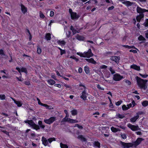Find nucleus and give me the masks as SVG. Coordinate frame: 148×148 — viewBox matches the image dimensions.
Masks as SVG:
<instances>
[{"label":"nucleus","instance_id":"obj_55","mask_svg":"<svg viewBox=\"0 0 148 148\" xmlns=\"http://www.w3.org/2000/svg\"><path fill=\"white\" fill-rule=\"evenodd\" d=\"M140 75L143 78H146L148 76L147 75H143L141 74H140Z\"/></svg>","mask_w":148,"mask_h":148},{"label":"nucleus","instance_id":"obj_48","mask_svg":"<svg viewBox=\"0 0 148 148\" xmlns=\"http://www.w3.org/2000/svg\"><path fill=\"white\" fill-rule=\"evenodd\" d=\"M122 101H119L116 103V106H119L122 103Z\"/></svg>","mask_w":148,"mask_h":148},{"label":"nucleus","instance_id":"obj_43","mask_svg":"<svg viewBox=\"0 0 148 148\" xmlns=\"http://www.w3.org/2000/svg\"><path fill=\"white\" fill-rule=\"evenodd\" d=\"M42 50L38 46L37 48V53L38 54H40Z\"/></svg>","mask_w":148,"mask_h":148},{"label":"nucleus","instance_id":"obj_21","mask_svg":"<svg viewBox=\"0 0 148 148\" xmlns=\"http://www.w3.org/2000/svg\"><path fill=\"white\" fill-rule=\"evenodd\" d=\"M144 14H140L136 17V19L137 21H140L141 19L143 17Z\"/></svg>","mask_w":148,"mask_h":148},{"label":"nucleus","instance_id":"obj_54","mask_svg":"<svg viewBox=\"0 0 148 148\" xmlns=\"http://www.w3.org/2000/svg\"><path fill=\"white\" fill-rule=\"evenodd\" d=\"M144 25L145 27L148 26V19H146L145 22L144 23Z\"/></svg>","mask_w":148,"mask_h":148},{"label":"nucleus","instance_id":"obj_14","mask_svg":"<svg viewBox=\"0 0 148 148\" xmlns=\"http://www.w3.org/2000/svg\"><path fill=\"white\" fill-rule=\"evenodd\" d=\"M71 18L73 20L77 19L79 17V16L76 13L74 12L72 13L71 14Z\"/></svg>","mask_w":148,"mask_h":148},{"label":"nucleus","instance_id":"obj_18","mask_svg":"<svg viewBox=\"0 0 148 148\" xmlns=\"http://www.w3.org/2000/svg\"><path fill=\"white\" fill-rule=\"evenodd\" d=\"M93 146L99 148L100 147V144L97 141H95L93 143Z\"/></svg>","mask_w":148,"mask_h":148},{"label":"nucleus","instance_id":"obj_12","mask_svg":"<svg viewBox=\"0 0 148 148\" xmlns=\"http://www.w3.org/2000/svg\"><path fill=\"white\" fill-rule=\"evenodd\" d=\"M87 94L86 93V91L84 90L81 93L80 97L83 100H85L86 99Z\"/></svg>","mask_w":148,"mask_h":148},{"label":"nucleus","instance_id":"obj_16","mask_svg":"<svg viewBox=\"0 0 148 148\" xmlns=\"http://www.w3.org/2000/svg\"><path fill=\"white\" fill-rule=\"evenodd\" d=\"M12 99L14 101V103L16 104L18 107H20L22 104V103L21 101H16L13 98H12Z\"/></svg>","mask_w":148,"mask_h":148},{"label":"nucleus","instance_id":"obj_59","mask_svg":"<svg viewBox=\"0 0 148 148\" xmlns=\"http://www.w3.org/2000/svg\"><path fill=\"white\" fill-rule=\"evenodd\" d=\"M145 35L146 38H148V29L145 32Z\"/></svg>","mask_w":148,"mask_h":148},{"label":"nucleus","instance_id":"obj_42","mask_svg":"<svg viewBox=\"0 0 148 148\" xmlns=\"http://www.w3.org/2000/svg\"><path fill=\"white\" fill-rule=\"evenodd\" d=\"M84 71L86 74H88L89 73V68L87 66L84 67Z\"/></svg>","mask_w":148,"mask_h":148},{"label":"nucleus","instance_id":"obj_64","mask_svg":"<svg viewBox=\"0 0 148 148\" xmlns=\"http://www.w3.org/2000/svg\"><path fill=\"white\" fill-rule=\"evenodd\" d=\"M127 106L128 109H129L130 108L132 107V104L131 103H130L129 104L127 105Z\"/></svg>","mask_w":148,"mask_h":148},{"label":"nucleus","instance_id":"obj_28","mask_svg":"<svg viewBox=\"0 0 148 148\" xmlns=\"http://www.w3.org/2000/svg\"><path fill=\"white\" fill-rule=\"evenodd\" d=\"M48 84L51 85H53L55 83V81L53 79H49L47 80Z\"/></svg>","mask_w":148,"mask_h":148},{"label":"nucleus","instance_id":"obj_15","mask_svg":"<svg viewBox=\"0 0 148 148\" xmlns=\"http://www.w3.org/2000/svg\"><path fill=\"white\" fill-rule=\"evenodd\" d=\"M139 117V116L136 115L131 118L130 119V121L132 123H134L135 122Z\"/></svg>","mask_w":148,"mask_h":148},{"label":"nucleus","instance_id":"obj_26","mask_svg":"<svg viewBox=\"0 0 148 148\" xmlns=\"http://www.w3.org/2000/svg\"><path fill=\"white\" fill-rule=\"evenodd\" d=\"M77 138L82 141L85 142L86 141V139L82 135H79Z\"/></svg>","mask_w":148,"mask_h":148},{"label":"nucleus","instance_id":"obj_41","mask_svg":"<svg viewBox=\"0 0 148 148\" xmlns=\"http://www.w3.org/2000/svg\"><path fill=\"white\" fill-rule=\"evenodd\" d=\"M39 16L42 19L44 18L45 16L43 13L41 11L39 12Z\"/></svg>","mask_w":148,"mask_h":148},{"label":"nucleus","instance_id":"obj_37","mask_svg":"<svg viewBox=\"0 0 148 148\" xmlns=\"http://www.w3.org/2000/svg\"><path fill=\"white\" fill-rule=\"evenodd\" d=\"M123 82H125L126 84L127 85L129 86L131 84V82L128 80L124 79L123 80Z\"/></svg>","mask_w":148,"mask_h":148},{"label":"nucleus","instance_id":"obj_3","mask_svg":"<svg viewBox=\"0 0 148 148\" xmlns=\"http://www.w3.org/2000/svg\"><path fill=\"white\" fill-rule=\"evenodd\" d=\"M24 122L26 123H28L32 128L36 130L40 129L39 126L36 124L32 120L25 121Z\"/></svg>","mask_w":148,"mask_h":148},{"label":"nucleus","instance_id":"obj_63","mask_svg":"<svg viewBox=\"0 0 148 148\" xmlns=\"http://www.w3.org/2000/svg\"><path fill=\"white\" fill-rule=\"evenodd\" d=\"M51 77L55 80L56 79L55 74H52L51 75Z\"/></svg>","mask_w":148,"mask_h":148},{"label":"nucleus","instance_id":"obj_11","mask_svg":"<svg viewBox=\"0 0 148 148\" xmlns=\"http://www.w3.org/2000/svg\"><path fill=\"white\" fill-rule=\"evenodd\" d=\"M121 1L122 3L125 4L127 6H130L132 4V3L129 1H125V0H118Z\"/></svg>","mask_w":148,"mask_h":148},{"label":"nucleus","instance_id":"obj_39","mask_svg":"<svg viewBox=\"0 0 148 148\" xmlns=\"http://www.w3.org/2000/svg\"><path fill=\"white\" fill-rule=\"evenodd\" d=\"M6 98L4 94L0 95V99L1 100H4Z\"/></svg>","mask_w":148,"mask_h":148},{"label":"nucleus","instance_id":"obj_46","mask_svg":"<svg viewBox=\"0 0 148 148\" xmlns=\"http://www.w3.org/2000/svg\"><path fill=\"white\" fill-rule=\"evenodd\" d=\"M37 100L38 101V104L43 106V105L44 104H43V103H41V102L40 101V100L39 99H38V98H37Z\"/></svg>","mask_w":148,"mask_h":148},{"label":"nucleus","instance_id":"obj_36","mask_svg":"<svg viewBox=\"0 0 148 148\" xmlns=\"http://www.w3.org/2000/svg\"><path fill=\"white\" fill-rule=\"evenodd\" d=\"M70 29L72 31L73 34L78 33V32L74 29L72 26H71Z\"/></svg>","mask_w":148,"mask_h":148},{"label":"nucleus","instance_id":"obj_32","mask_svg":"<svg viewBox=\"0 0 148 148\" xmlns=\"http://www.w3.org/2000/svg\"><path fill=\"white\" fill-rule=\"evenodd\" d=\"M69 116V115H66L65 118L62 119L61 122L68 121L69 119L68 118Z\"/></svg>","mask_w":148,"mask_h":148},{"label":"nucleus","instance_id":"obj_60","mask_svg":"<svg viewBox=\"0 0 148 148\" xmlns=\"http://www.w3.org/2000/svg\"><path fill=\"white\" fill-rule=\"evenodd\" d=\"M116 126L117 127H119L123 130H125L126 128V127L124 126H122L121 125V126L116 125Z\"/></svg>","mask_w":148,"mask_h":148},{"label":"nucleus","instance_id":"obj_30","mask_svg":"<svg viewBox=\"0 0 148 148\" xmlns=\"http://www.w3.org/2000/svg\"><path fill=\"white\" fill-rule=\"evenodd\" d=\"M76 38L79 40L82 41L84 40V38L83 36H80L79 35H77L76 37Z\"/></svg>","mask_w":148,"mask_h":148},{"label":"nucleus","instance_id":"obj_25","mask_svg":"<svg viewBox=\"0 0 148 148\" xmlns=\"http://www.w3.org/2000/svg\"><path fill=\"white\" fill-rule=\"evenodd\" d=\"M58 44L61 46H64L66 44V42L64 40H59L57 41Z\"/></svg>","mask_w":148,"mask_h":148},{"label":"nucleus","instance_id":"obj_29","mask_svg":"<svg viewBox=\"0 0 148 148\" xmlns=\"http://www.w3.org/2000/svg\"><path fill=\"white\" fill-rule=\"evenodd\" d=\"M138 39L139 41H142L144 42L146 40L145 38L142 35H140L138 38Z\"/></svg>","mask_w":148,"mask_h":148},{"label":"nucleus","instance_id":"obj_62","mask_svg":"<svg viewBox=\"0 0 148 148\" xmlns=\"http://www.w3.org/2000/svg\"><path fill=\"white\" fill-rule=\"evenodd\" d=\"M54 86H55L59 88H60L61 87V85L59 84H54Z\"/></svg>","mask_w":148,"mask_h":148},{"label":"nucleus","instance_id":"obj_22","mask_svg":"<svg viewBox=\"0 0 148 148\" xmlns=\"http://www.w3.org/2000/svg\"><path fill=\"white\" fill-rule=\"evenodd\" d=\"M21 10L23 13H25L27 12V8L25 7L23 4L21 5Z\"/></svg>","mask_w":148,"mask_h":148},{"label":"nucleus","instance_id":"obj_58","mask_svg":"<svg viewBox=\"0 0 148 148\" xmlns=\"http://www.w3.org/2000/svg\"><path fill=\"white\" fill-rule=\"evenodd\" d=\"M1 131L5 134H6L7 135H8V136H9V133L8 132L5 131V130H1Z\"/></svg>","mask_w":148,"mask_h":148},{"label":"nucleus","instance_id":"obj_40","mask_svg":"<svg viewBox=\"0 0 148 148\" xmlns=\"http://www.w3.org/2000/svg\"><path fill=\"white\" fill-rule=\"evenodd\" d=\"M43 106L46 107L47 109H53V108H52V106H49L46 104H44Z\"/></svg>","mask_w":148,"mask_h":148},{"label":"nucleus","instance_id":"obj_19","mask_svg":"<svg viewBox=\"0 0 148 148\" xmlns=\"http://www.w3.org/2000/svg\"><path fill=\"white\" fill-rule=\"evenodd\" d=\"M89 63H91L92 64H95L96 62L92 58H91L90 59H85Z\"/></svg>","mask_w":148,"mask_h":148},{"label":"nucleus","instance_id":"obj_50","mask_svg":"<svg viewBox=\"0 0 148 148\" xmlns=\"http://www.w3.org/2000/svg\"><path fill=\"white\" fill-rule=\"evenodd\" d=\"M121 138L123 139H125L127 138V136L125 134H121Z\"/></svg>","mask_w":148,"mask_h":148},{"label":"nucleus","instance_id":"obj_44","mask_svg":"<svg viewBox=\"0 0 148 148\" xmlns=\"http://www.w3.org/2000/svg\"><path fill=\"white\" fill-rule=\"evenodd\" d=\"M122 108L123 110H126L128 109L127 107L125 105H123L122 106Z\"/></svg>","mask_w":148,"mask_h":148},{"label":"nucleus","instance_id":"obj_23","mask_svg":"<svg viewBox=\"0 0 148 148\" xmlns=\"http://www.w3.org/2000/svg\"><path fill=\"white\" fill-rule=\"evenodd\" d=\"M125 117V116L124 114H120L119 113H117L116 115V118L117 119H123Z\"/></svg>","mask_w":148,"mask_h":148},{"label":"nucleus","instance_id":"obj_20","mask_svg":"<svg viewBox=\"0 0 148 148\" xmlns=\"http://www.w3.org/2000/svg\"><path fill=\"white\" fill-rule=\"evenodd\" d=\"M111 130L114 132H120L121 130L118 128H116L113 127H112L110 128Z\"/></svg>","mask_w":148,"mask_h":148},{"label":"nucleus","instance_id":"obj_47","mask_svg":"<svg viewBox=\"0 0 148 148\" xmlns=\"http://www.w3.org/2000/svg\"><path fill=\"white\" fill-rule=\"evenodd\" d=\"M71 32L70 31H68L66 32V37L69 38L70 37L71 35Z\"/></svg>","mask_w":148,"mask_h":148},{"label":"nucleus","instance_id":"obj_45","mask_svg":"<svg viewBox=\"0 0 148 148\" xmlns=\"http://www.w3.org/2000/svg\"><path fill=\"white\" fill-rule=\"evenodd\" d=\"M21 77L20 78L18 77H16V78L17 80L19 81L22 82L23 80V79L21 78V73L20 74Z\"/></svg>","mask_w":148,"mask_h":148},{"label":"nucleus","instance_id":"obj_2","mask_svg":"<svg viewBox=\"0 0 148 148\" xmlns=\"http://www.w3.org/2000/svg\"><path fill=\"white\" fill-rule=\"evenodd\" d=\"M77 54L81 57L88 58L92 57L93 55V54L92 53L91 50L90 49H89L87 51L84 52L83 53L77 52Z\"/></svg>","mask_w":148,"mask_h":148},{"label":"nucleus","instance_id":"obj_38","mask_svg":"<svg viewBox=\"0 0 148 148\" xmlns=\"http://www.w3.org/2000/svg\"><path fill=\"white\" fill-rule=\"evenodd\" d=\"M60 147L61 148H68V146L66 144H62V143H61L60 144Z\"/></svg>","mask_w":148,"mask_h":148},{"label":"nucleus","instance_id":"obj_33","mask_svg":"<svg viewBox=\"0 0 148 148\" xmlns=\"http://www.w3.org/2000/svg\"><path fill=\"white\" fill-rule=\"evenodd\" d=\"M38 124L39 125L40 128L43 129L45 127V126L42 124V122L41 121H39L38 122Z\"/></svg>","mask_w":148,"mask_h":148},{"label":"nucleus","instance_id":"obj_17","mask_svg":"<svg viewBox=\"0 0 148 148\" xmlns=\"http://www.w3.org/2000/svg\"><path fill=\"white\" fill-rule=\"evenodd\" d=\"M16 70L18 71L20 73V74L21 73V72H24L26 74L27 73L26 69L25 68H22L20 69L18 67H16Z\"/></svg>","mask_w":148,"mask_h":148},{"label":"nucleus","instance_id":"obj_34","mask_svg":"<svg viewBox=\"0 0 148 148\" xmlns=\"http://www.w3.org/2000/svg\"><path fill=\"white\" fill-rule=\"evenodd\" d=\"M142 106L144 107H146L148 105V101H145L142 103Z\"/></svg>","mask_w":148,"mask_h":148},{"label":"nucleus","instance_id":"obj_5","mask_svg":"<svg viewBox=\"0 0 148 148\" xmlns=\"http://www.w3.org/2000/svg\"><path fill=\"white\" fill-rule=\"evenodd\" d=\"M120 144L123 148H131L133 147L132 143H125L121 141Z\"/></svg>","mask_w":148,"mask_h":148},{"label":"nucleus","instance_id":"obj_9","mask_svg":"<svg viewBox=\"0 0 148 148\" xmlns=\"http://www.w3.org/2000/svg\"><path fill=\"white\" fill-rule=\"evenodd\" d=\"M123 78V77L118 74H115L113 76V79L116 81H119Z\"/></svg>","mask_w":148,"mask_h":148},{"label":"nucleus","instance_id":"obj_51","mask_svg":"<svg viewBox=\"0 0 148 148\" xmlns=\"http://www.w3.org/2000/svg\"><path fill=\"white\" fill-rule=\"evenodd\" d=\"M54 15V12L53 11L51 10L50 12V16L51 17H53Z\"/></svg>","mask_w":148,"mask_h":148},{"label":"nucleus","instance_id":"obj_52","mask_svg":"<svg viewBox=\"0 0 148 148\" xmlns=\"http://www.w3.org/2000/svg\"><path fill=\"white\" fill-rule=\"evenodd\" d=\"M109 70L110 71L111 73L113 74L115 73V71L112 68H109Z\"/></svg>","mask_w":148,"mask_h":148},{"label":"nucleus","instance_id":"obj_4","mask_svg":"<svg viewBox=\"0 0 148 148\" xmlns=\"http://www.w3.org/2000/svg\"><path fill=\"white\" fill-rule=\"evenodd\" d=\"M56 140L55 138H50L47 140L45 137L43 136L42 138V141L43 144L45 146L48 145L49 143H51L53 141Z\"/></svg>","mask_w":148,"mask_h":148},{"label":"nucleus","instance_id":"obj_35","mask_svg":"<svg viewBox=\"0 0 148 148\" xmlns=\"http://www.w3.org/2000/svg\"><path fill=\"white\" fill-rule=\"evenodd\" d=\"M72 114L73 116L76 115L77 113V111L76 110L74 109L71 111Z\"/></svg>","mask_w":148,"mask_h":148},{"label":"nucleus","instance_id":"obj_61","mask_svg":"<svg viewBox=\"0 0 148 148\" xmlns=\"http://www.w3.org/2000/svg\"><path fill=\"white\" fill-rule=\"evenodd\" d=\"M105 1L108 3H113V2L112 0H105Z\"/></svg>","mask_w":148,"mask_h":148},{"label":"nucleus","instance_id":"obj_49","mask_svg":"<svg viewBox=\"0 0 148 148\" xmlns=\"http://www.w3.org/2000/svg\"><path fill=\"white\" fill-rule=\"evenodd\" d=\"M77 127L79 129H82L83 128V127L82 126L79 125L78 124H76L74 126V127Z\"/></svg>","mask_w":148,"mask_h":148},{"label":"nucleus","instance_id":"obj_6","mask_svg":"<svg viewBox=\"0 0 148 148\" xmlns=\"http://www.w3.org/2000/svg\"><path fill=\"white\" fill-rule=\"evenodd\" d=\"M56 120V118L55 116H52L50 117L48 119H45L44 121L46 124L50 125Z\"/></svg>","mask_w":148,"mask_h":148},{"label":"nucleus","instance_id":"obj_24","mask_svg":"<svg viewBox=\"0 0 148 148\" xmlns=\"http://www.w3.org/2000/svg\"><path fill=\"white\" fill-rule=\"evenodd\" d=\"M130 68L137 71H139L140 69V67L137 65H131Z\"/></svg>","mask_w":148,"mask_h":148},{"label":"nucleus","instance_id":"obj_31","mask_svg":"<svg viewBox=\"0 0 148 148\" xmlns=\"http://www.w3.org/2000/svg\"><path fill=\"white\" fill-rule=\"evenodd\" d=\"M46 39L47 40H50L51 38V34L49 33L46 34L45 36Z\"/></svg>","mask_w":148,"mask_h":148},{"label":"nucleus","instance_id":"obj_53","mask_svg":"<svg viewBox=\"0 0 148 148\" xmlns=\"http://www.w3.org/2000/svg\"><path fill=\"white\" fill-rule=\"evenodd\" d=\"M0 55H3L5 56V57H6V56L4 53L3 50L2 49L0 50Z\"/></svg>","mask_w":148,"mask_h":148},{"label":"nucleus","instance_id":"obj_57","mask_svg":"<svg viewBox=\"0 0 148 148\" xmlns=\"http://www.w3.org/2000/svg\"><path fill=\"white\" fill-rule=\"evenodd\" d=\"M97 87L98 88H99L100 90H104V88H102V87H101L100 86V85L99 84L97 85Z\"/></svg>","mask_w":148,"mask_h":148},{"label":"nucleus","instance_id":"obj_27","mask_svg":"<svg viewBox=\"0 0 148 148\" xmlns=\"http://www.w3.org/2000/svg\"><path fill=\"white\" fill-rule=\"evenodd\" d=\"M70 123H78V121L76 120L70 118H69L68 121Z\"/></svg>","mask_w":148,"mask_h":148},{"label":"nucleus","instance_id":"obj_56","mask_svg":"<svg viewBox=\"0 0 148 148\" xmlns=\"http://www.w3.org/2000/svg\"><path fill=\"white\" fill-rule=\"evenodd\" d=\"M130 52H133L134 53H137V51L136 50L131 49L130 50Z\"/></svg>","mask_w":148,"mask_h":148},{"label":"nucleus","instance_id":"obj_8","mask_svg":"<svg viewBox=\"0 0 148 148\" xmlns=\"http://www.w3.org/2000/svg\"><path fill=\"white\" fill-rule=\"evenodd\" d=\"M143 140H144V139L142 138H138L135 141L133 142L132 143L133 147H136L138 145L141 143L142 141Z\"/></svg>","mask_w":148,"mask_h":148},{"label":"nucleus","instance_id":"obj_1","mask_svg":"<svg viewBox=\"0 0 148 148\" xmlns=\"http://www.w3.org/2000/svg\"><path fill=\"white\" fill-rule=\"evenodd\" d=\"M136 77L138 86L140 88L144 90H145L147 87V85L146 83L147 80H146V82H145L144 80L140 77Z\"/></svg>","mask_w":148,"mask_h":148},{"label":"nucleus","instance_id":"obj_13","mask_svg":"<svg viewBox=\"0 0 148 148\" xmlns=\"http://www.w3.org/2000/svg\"><path fill=\"white\" fill-rule=\"evenodd\" d=\"M145 9L142 8L139 6H138L136 8L137 12L140 14H143V13L145 12Z\"/></svg>","mask_w":148,"mask_h":148},{"label":"nucleus","instance_id":"obj_7","mask_svg":"<svg viewBox=\"0 0 148 148\" xmlns=\"http://www.w3.org/2000/svg\"><path fill=\"white\" fill-rule=\"evenodd\" d=\"M127 126L133 131H135L138 130H140V129L138 125H134L129 123L127 124Z\"/></svg>","mask_w":148,"mask_h":148},{"label":"nucleus","instance_id":"obj_10","mask_svg":"<svg viewBox=\"0 0 148 148\" xmlns=\"http://www.w3.org/2000/svg\"><path fill=\"white\" fill-rule=\"evenodd\" d=\"M120 57L118 56H112L110 57L111 60L114 61L116 63L118 64L120 60Z\"/></svg>","mask_w":148,"mask_h":148}]
</instances>
